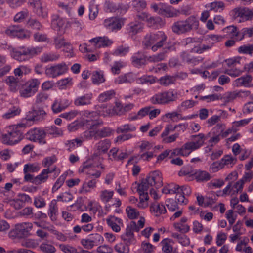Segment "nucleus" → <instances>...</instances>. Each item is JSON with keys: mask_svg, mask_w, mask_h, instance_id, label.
<instances>
[{"mask_svg": "<svg viewBox=\"0 0 253 253\" xmlns=\"http://www.w3.org/2000/svg\"><path fill=\"white\" fill-rule=\"evenodd\" d=\"M29 12L27 9L21 11L15 14L13 20L15 22L21 23L29 16Z\"/></svg>", "mask_w": 253, "mask_h": 253, "instance_id": "60", "label": "nucleus"}, {"mask_svg": "<svg viewBox=\"0 0 253 253\" xmlns=\"http://www.w3.org/2000/svg\"><path fill=\"white\" fill-rule=\"evenodd\" d=\"M69 104L70 102L67 99H56L52 105V109L54 113H58L66 108Z\"/></svg>", "mask_w": 253, "mask_h": 253, "instance_id": "25", "label": "nucleus"}, {"mask_svg": "<svg viewBox=\"0 0 253 253\" xmlns=\"http://www.w3.org/2000/svg\"><path fill=\"white\" fill-rule=\"evenodd\" d=\"M21 109L19 107L13 106L6 113L3 114L2 117L4 119H9L19 115Z\"/></svg>", "mask_w": 253, "mask_h": 253, "instance_id": "50", "label": "nucleus"}, {"mask_svg": "<svg viewBox=\"0 0 253 253\" xmlns=\"http://www.w3.org/2000/svg\"><path fill=\"white\" fill-rule=\"evenodd\" d=\"M156 247L149 242H143L141 244L140 253H153Z\"/></svg>", "mask_w": 253, "mask_h": 253, "instance_id": "57", "label": "nucleus"}, {"mask_svg": "<svg viewBox=\"0 0 253 253\" xmlns=\"http://www.w3.org/2000/svg\"><path fill=\"white\" fill-rule=\"evenodd\" d=\"M59 7V11L61 13H65L69 16H71L73 13V8L70 6V5L67 4L65 2H60L58 3Z\"/></svg>", "mask_w": 253, "mask_h": 253, "instance_id": "54", "label": "nucleus"}, {"mask_svg": "<svg viewBox=\"0 0 253 253\" xmlns=\"http://www.w3.org/2000/svg\"><path fill=\"white\" fill-rule=\"evenodd\" d=\"M233 17L236 19L240 18V21H247L253 19L252 10L246 7H240L234 9L231 11Z\"/></svg>", "mask_w": 253, "mask_h": 253, "instance_id": "12", "label": "nucleus"}, {"mask_svg": "<svg viewBox=\"0 0 253 253\" xmlns=\"http://www.w3.org/2000/svg\"><path fill=\"white\" fill-rule=\"evenodd\" d=\"M111 146L110 141L108 139H104L99 141L94 147L95 154L100 155L107 153Z\"/></svg>", "mask_w": 253, "mask_h": 253, "instance_id": "21", "label": "nucleus"}, {"mask_svg": "<svg viewBox=\"0 0 253 253\" xmlns=\"http://www.w3.org/2000/svg\"><path fill=\"white\" fill-rule=\"evenodd\" d=\"M162 13V15L167 17H173L177 15L178 11L171 6L165 4Z\"/></svg>", "mask_w": 253, "mask_h": 253, "instance_id": "52", "label": "nucleus"}, {"mask_svg": "<svg viewBox=\"0 0 253 253\" xmlns=\"http://www.w3.org/2000/svg\"><path fill=\"white\" fill-rule=\"evenodd\" d=\"M92 98V93L85 94L76 98L74 100V103L77 106L88 105L91 103V101Z\"/></svg>", "mask_w": 253, "mask_h": 253, "instance_id": "27", "label": "nucleus"}, {"mask_svg": "<svg viewBox=\"0 0 253 253\" xmlns=\"http://www.w3.org/2000/svg\"><path fill=\"white\" fill-rule=\"evenodd\" d=\"M225 125L222 124H218L214 126L210 132L206 135L207 137H210L209 143L212 145L217 144L220 140L221 133L220 129Z\"/></svg>", "mask_w": 253, "mask_h": 253, "instance_id": "17", "label": "nucleus"}, {"mask_svg": "<svg viewBox=\"0 0 253 253\" xmlns=\"http://www.w3.org/2000/svg\"><path fill=\"white\" fill-rule=\"evenodd\" d=\"M83 141L80 139H74L68 140L66 143V146L68 148V150L71 151L75 148L82 145Z\"/></svg>", "mask_w": 253, "mask_h": 253, "instance_id": "59", "label": "nucleus"}, {"mask_svg": "<svg viewBox=\"0 0 253 253\" xmlns=\"http://www.w3.org/2000/svg\"><path fill=\"white\" fill-rule=\"evenodd\" d=\"M171 236L176 239L177 242L182 246H187L190 244L189 239L185 235L179 234L177 233H173Z\"/></svg>", "mask_w": 253, "mask_h": 253, "instance_id": "53", "label": "nucleus"}, {"mask_svg": "<svg viewBox=\"0 0 253 253\" xmlns=\"http://www.w3.org/2000/svg\"><path fill=\"white\" fill-rule=\"evenodd\" d=\"M60 58V55L57 53L48 52L43 53L40 60L42 62L47 63L57 61Z\"/></svg>", "mask_w": 253, "mask_h": 253, "instance_id": "41", "label": "nucleus"}, {"mask_svg": "<svg viewBox=\"0 0 253 253\" xmlns=\"http://www.w3.org/2000/svg\"><path fill=\"white\" fill-rule=\"evenodd\" d=\"M150 211L155 216H159L166 213L165 205L161 203L154 202L150 206Z\"/></svg>", "mask_w": 253, "mask_h": 253, "instance_id": "26", "label": "nucleus"}, {"mask_svg": "<svg viewBox=\"0 0 253 253\" xmlns=\"http://www.w3.org/2000/svg\"><path fill=\"white\" fill-rule=\"evenodd\" d=\"M184 156H188L190 154L197 149L198 147L191 141H188L182 146Z\"/></svg>", "mask_w": 253, "mask_h": 253, "instance_id": "47", "label": "nucleus"}, {"mask_svg": "<svg viewBox=\"0 0 253 253\" xmlns=\"http://www.w3.org/2000/svg\"><path fill=\"white\" fill-rule=\"evenodd\" d=\"M97 183V180L95 179H91L84 182L81 189V192L84 194L90 192L92 190L96 188Z\"/></svg>", "mask_w": 253, "mask_h": 253, "instance_id": "34", "label": "nucleus"}, {"mask_svg": "<svg viewBox=\"0 0 253 253\" xmlns=\"http://www.w3.org/2000/svg\"><path fill=\"white\" fill-rule=\"evenodd\" d=\"M126 212L128 218L130 219H136L140 215L139 211L136 209L131 206L126 207Z\"/></svg>", "mask_w": 253, "mask_h": 253, "instance_id": "55", "label": "nucleus"}, {"mask_svg": "<svg viewBox=\"0 0 253 253\" xmlns=\"http://www.w3.org/2000/svg\"><path fill=\"white\" fill-rule=\"evenodd\" d=\"M162 251L164 253H172L173 251L174 242L172 239L165 238L160 242Z\"/></svg>", "mask_w": 253, "mask_h": 253, "instance_id": "31", "label": "nucleus"}, {"mask_svg": "<svg viewBox=\"0 0 253 253\" xmlns=\"http://www.w3.org/2000/svg\"><path fill=\"white\" fill-rule=\"evenodd\" d=\"M207 136L203 133H199L191 136V141L198 147L201 148L204 144Z\"/></svg>", "mask_w": 253, "mask_h": 253, "instance_id": "38", "label": "nucleus"}, {"mask_svg": "<svg viewBox=\"0 0 253 253\" xmlns=\"http://www.w3.org/2000/svg\"><path fill=\"white\" fill-rule=\"evenodd\" d=\"M115 92L113 90L104 91L100 94L98 97V100L100 102H105L109 101L114 97Z\"/></svg>", "mask_w": 253, "mask_h": 253, "instance_id": "46", "label": "nucleus"}, {"mask_svg": "<svg viewBox=\"0 0 253 253\" xmlns=\"http://www.w3.org/2000/svg\"><path fill=\"white\" fill-rule=\"evenodd\" d=\"M89 42L95 48L107 47L113 42L112 40L106 36L96 37L90 40Z\"/></svg>", "mask_w": 253, "mask_h": 253, "instance_id": "19", "label": "nucleus"}, {"mask_svg": "<svg viewBox=\"0 0 253 253\" xmlns=\"http://www.w3.org/2000/svg\"><path fill=\"white\" fill-rule=\"evenodd\" d=\"M68 70V65L64 62H61L47 67L45 74L49 78H55L65 74Z\"/></svg>", "mask_w": 253, "mask_h": 253, "instance_id": "10", "label": "nucleus"}, {"mask_svg": "<svg viewBox=\"0 0 253 253\" xmlns=\"http://www.w3.org/2000/svg\"><path fill=\"white\" fill-rule=\"evenodd\" d=\"M173 131H174L173 130V129L171 128V125H167L165 128L164 130L161 134L162 142L165 144L171 143L175 142L179 137V134L178 133L169 136V134L170 133Z\"/></svg>", "mask_w": 253, "mask_h": 253, "instance_id": "16", "label": "nucleus"}, {"mask_svg": "<svg viewBox=\"0 0 253 253\" xmlns=\"http://www.w3.org/2000/svg\"><path fill=\"white\" fill-rule=\"evenodd\" d=\"M33 227L32 224L30 222H23L15 225V230L20 237L27 236L28 232Z\"/></svg>", "mask_w": 253, "mask_h": 253, "instance_id": "23", "label": "nucleus"}, {"mask_svg": "<svg viewBox=\"0 0 253 253\" xmlns=\"http://www.w3.org/2000/svg\"><path fill=\"white\" fill-rule=\"evenodd\" d=\"M87 206L89 211L93 214H95L101 209V206L98 202L95 200H89Z\"/></svg>", "mask_w": 253, "mask_h": 253, "instance_id": "63", "label": "nucleus"}, {"mask_svg": "<svg viewBox=\"0 0 253 253\" xmlns=\"http://www.w3.org/2000/svg\"><path fill=\"white\" fill-rule=\"evenodd\" d=\"M96 168L104 169V166L102 164H96L93 162L92 159H89L84 162L82 167V171L85 172L89 178L93 177L98 178L101 176V171L96 170Z\"/></svg>", "mask_w": 253, "mask_h": 253, "instance_id": "8", "label": "nucleus"}, {"mask_svg": "<svg viewBox=\"0 0 253 253\" xmlns=\"http://www.w3.org/2000/svg\"><path fill=\"white\" fill-rule=\"evenodd\" d=\"M134 231H139L137 228L136 223L134 221H131L126 227L125 232L121 235V240L129 246L134 245L136 242Z\"/></svg>", "mask_w": 253, "mask_h": 253, "instance_id": "9", "label": "nucleus"}, {"mask_svg": "<svg viewBox=\"0 0 253 253\" xmlns=\"http://www.w3.org/2000/svg\"><path fill=\"white\" fill-rule=\"evenodd\" d=\"M253 78L250 75L242 76L236 79L233 82V85L235 87L244 86L245 87H253Z\"/></svg>", "mask_w": 253, "mask_h": 253, "instance_id": "22", "label": "nucleus"}, {"mask_svg": "<svg viewBox=\"0 0 253 253\" xmlns=\"http://www.w3.org/2000/svg\"><path fill=\"white\" fill-rule=\"evenodd\" d=\"M178 98L177 91L170 89L154 94L150 98V101L153 104L164 105L174 102L177 100Z\"/></svg>", "mask_w": 253, "mask_h": 253, "instance_id": "5", "label": "nucleus"}, {"mask_svg": "<svg viewBox=\"0 0 253 253\" xmlns=\"http://www.w3.org/2000/svg\"><path fill=\"white\" fill-rule=\"evenodd\" d=\"M133 186H135L137 188V192L139 195H148L147 191L149 187L150 184H148L146 179L142 181L141 183H138L135 182L133 184Z\"/></svg>", "mask_w": 253, "mask_h": 253, "instance_id": "36", "label": "nucleus"}, {"mask_svg": "<svg viewBox=\"0 0 253 253\" xmlns=\"http://www.w3.org/2000/svg\"><path fill=\"white\" fill-rule=\"evenodd\" d=\"M51 26L53 29L61 34L64 33L65 30L68 28L67 21L57 15L52 16Z\"/></svg>", "mask_w": 253, "mask_h": 253, "instance_id": "14", "label": "nucleus"}, {"mask_svg": "<svg viewBox=\"0 0 253 253\" xmlns=\"http://www.w3.org/2000/svg\"><path fill=\"white\" fill-rule=\"evenodd\" d=\"M68 175V172H65L57 179L53 186L52 190L53 192L57 191L64 184V181Z\"/></svg>", "mask_w": 253, "mask_h": 253, "instance_id": "58", "label": "nucleus"}, {"mask_svg": "<svg viewBox=\"0 0 253 253\" xmlns=\"http://www.w3.org/2000/svg\"><path fill=\"white\" fill-rule=\"evenodd\" d=\"M27 127V124L21 123L9 126L7 127V132L2 135V142L8 145H14L20 142L23 139V129Z\"/></svg>", "mask_w": 253, "mask_h": 253, "instance_id": "2", "label": "nucleus"}, {"mask_svg": "<svg viewBox=\"0 0 253 253\" xmlns=\"http://www.w3.org/2000/svg\"><path fill=\"white\" fill-rule=\"evenodd\" d=\"M59 249L64 253H79L76 247L70 245L61 244Z\"/></svg>", "mask_w": 253, "mask_h": 253, "instance_id": "64", "label": "nucleus"}, {"mask_svg": "<svg viewBox=\"0 0 253 253\" xmlns=\"http://www.w3.org/2000/svg\"><path fill=\"white\" fill-rule=\"evenodd\" d=\"M26 138L33 142L38 143L41 145L46 143L45 139L46 132L41 128H33L29 130L25 134Z\"/></svg>", "mask_w": 253, "mask_h": 253, "instance_id": "7", "label": "nucleus"}, {"mask_svg": "<svg viewBox=\"0 0 253 253\" xmlns=\"http://www.w3.org/2000/svg\"><path fill=\"white\" fill-rule=\"evenodd\" d=\"M41 169L40 165L37 163H28L24 166L23 172H37Z\"/></svg>", "mask_w": 253, "mask_h": 253, "instance_id": "49", "label": "nucleus"}, {"mask_svg": "<svg viewBox=\"0 0 253 253\" xmlns=\"http://www.w3.org/2000/svg\"><path fill=\"white\" fill-rule=\"evenodd\" d=\"M6 83L11 91L15 92L18 91L19 88V81L17 78L13 76H8L6 79Z\"/></svg>", "mask_w": 253, "mask_h": 253, "instance_id": "33", "label": "nucleus"}, {"mask_svg": "<svg viewBox=\"0 0 253 253\" xmlns=\"http://www.w3.org/2000/svg\"><path fill=\"white\" fill-rule=\"evenodd\" d=\"M243 186V182L240 180L236 182L233 185L231 182H229L223 189L222 196L236 195L239 192L242 191Z\"/></svg>", "mask_w": 253, "mask_h": 253, "instance_id": "15", "label": "nucleus"}, {"mask_svg": "<svg viewBox=\"0 0 253 253\" xmlns=\"http://www.w3.org/2000/svg\"><path fill=\"white\" fill-rule=\"evenodd\" d=\"M124 24V20L117 17H111L105 19L104 21V26L111 31L120 30Z\"/></svg>", "mask_w": 253, "mask_h": 253, "instance_id": "13", "label": "nucleus"}, {"mask_svg": "<svg viewBox=\"0 0 253 253\" xmlns=\"http://www.w3.org/2000/svg\"><path fill=\"white\" fill-rule=\"evenodd\" d=\"M132 63L135 66H140L145 64V57L141 52H138L132 56Z\"/></svg>", "mask_w": 253, "mask_h": 253, "instance_id": "40", "label": "nucleus"}, {"mask_svg": "<svg viewBox=\"0 0 253 253\" xmlns=\"http://www.w3.org/2000/svg\"><path fill=\"white\" fill-rule=\"evenodd\" d=\"M149 197L148 195H139L138 203L136 204V206L140 209L144 210L147 208L149 206L148 200Z\"/></svg>", "mask_w": 253, "mask_h": 253, "instance_id": "51", "label": "nucleus"}, {"mask_svg": "<svg viewBox=\"0 0 253 253\" xmlns=\"http://www.w3.org/2000/svg\"><path fill=\"white\" fill-rule=\"evenodd\" d=\"M236 161V159L230 155L224 156L220 160L223 168L225 166H227L228 168L232 167L235 164Z\"/></svg>", "mask_w": 253, "mask_h": 253, "instance_id": "62", "label": "nucleus"}, {"mask_svg": "<svg viewBox=\"0 0 253 253\" xmlns=\"http://www.w3.org/2000/svg\"><path fill=\"white\" fill-rule=\"evenodd\" d=\"M227 36L231 38H235L237 41H240L243 39V36L241 32L238 30L236 27L230 26L225 28L223 29Z\"/></svg>", "mask_w": 253, "mask_h": 253, "instance_id": "24", "label": "nucleus"}, {"mask_svg": "<svg viewBox=\"0 0 253 253\" xmlns=\"http://www.w3.org/2000/svg\"><path fill=\"white\" fill-rule=\"evenodd\" d=\"M196 170L190 166L183 167L179 171L178 174L180 176H185V179L188 181H191L194 179V175Z\"/></svg>", "mask_w": 253, "mask_h": 253, "instance_id": "28", "label": "nucleus"}, {"mask_svg": "<svg viewBox=\"0 0 253 253\" xmlns=\"http://www.w3.org/2000/svg\"><path fill=\"white\" fill-rule=\"evenodd\" d=\"M237 51L241 54L252 55L253 54V44H247L243 45L238 48Z\"/></svg>", "mask_w": 253, "mask_h": 253, "instance_id": "61", "label": "nucleus"}, {"mask_svg": "<svg viewBox=\"0 0 253 253\" xmlns=\"http://www.w3.org/2000/svg\"><path fill=\"white\" fill-rule=\"evenodd\" d=\"M210 174L206 171L199 170L195 172L194 179L198 182L207 181L211 179Z\"/></svg>", "mask_w": 253, "mask_h": 253, "instance_id": "44", "label": "nucleus"}, {"mask_svg": "<svg viewBox=\"0 0 253 253\" xmlns=\"http://www.w3.org/2000/svg\"><path fill=\"white\" fill-rule=\"evenodd\" d=\"M98 111L99 113L97 112V114L103 117H111L115 115V113H116L113 110V106H106L105 105H102L99 106L98 108Z\"/></svg>", "mask_w": 253, "mask_h": 253, "instance_id": "30", "label": "nucleus"}, {"mask_svg": "<svg viewBox=\"0 0 253 253\" xmlns=\"http://www.w3.org/2000/svg\"><path fill=\"white\" fill-rule=\"evenodd\" d=\"M30 68L26 65H20L14 70L13 73L16 77H22L23 75L30 73Z\"/></svg>", "mask_w": 253, "mask_h": 253, "instance_id": "45", "label": "nucleus"}, {"mask_svg": "<svg viewBox=\"0 0 253 253\" xmlns=\"http://www.w3.org/2000/svg\"><path fill=\"white\" fill-rule=\"evenodd\" d=\"M135 76L132 73H126L117 77L115 80V84H122L124 83H131L135 81Z\"/></svg>", "mask_w": 253, "mask_h": 253, "instance_id": "29", "label": "nucleus"}, {"mask_svg": "<svg viewBox=\"0 0 253 253\" xmlns=\"http://www.w3.org/2000/svg\"><path fill=\"white\" fill-rule=\"evenodd\" d=\"M114 250L118 253H129L130 252L129 246L124 242L116 244Z\"/></svg>", "mask_w": 253, "mask_h": 253, "instance_id": "56", "label": "nucleus"}, {"mask_svg": "<svg viewBox=\"0 0 253 253\" xmlns=\"http://www.w3.org/2000/svg\"><path fill=\"white\" fill-rule=\"evenodd\" d=\"M108 225L115 232H119L121 227H123V221L120 218L114 216H110L106 219Z\"/></svg>", "mask_w": 253, "mask_h": 253, "instance_id": "20", "label": "nucleus"}, {"mask_svg": "<svg viewBox=\"0 0 253 253\" xmlns=\"http://www.w3.org/2000/svg\"><path fill=\"white\" fill-rule=\"evenodd\" d=\"M146 179L151 186L155 187L156 188H158L162 185V173L159 171L150 173Z\"/></svg>", "mask_w": 253, "mask_h": 253, "instance_id": "18", "label": "nucleus"}, {"mask_svg": "<svg viewBox=\"0 0 253 253\" xmlns=\"http://www.w3.org/2000/svg\"><path fill=\"white\" fill-rule=\"evenodd\" d=\"M178 190L179 186L172 183L165 186L162 189V192L166 194H174L178 193Z\"/></svg>", "mask_w": 253, "mask_h": 253, "instance_id": "43", "label": "nucleus"}, {"mask_svg": "<svg viewBox=\"0 0 253 253\" xmlns=\"http://www.w3.org/2000/svg\"><path fill=\"white\" fill-rule=\"evenodd\" d=\"M198 26V20L195 17L190 16L184 21L174 23L172 29L173 32L180 34L188 32L192 29H197Z\"/></svg>", "mask_w": 253, "mask_h": 253, "instance_id": "6", "label": "nucleus"}, {"mask_svg": "<svg viewBox=\"0 0 253 253\" xmlns=\"http://www.w3.org/2000/svg\"><path fill=\"white\" fill-rule=\"evenodd\" d=\"M114 191L107 189H104L99 192V197L101 201L104 203L108 202L113 197Z\"/></svg>", "mask_w": 253, "mask_h": 253, "instance_id": "48", "label": "nucleus"}, {"mask_svg": "<svg viewBox=\"0 0 253 253\" xmlns=\"http://www.w3.org/2000/svg\"><path fill=\"white\" fill-rule=\"evenodd\" d=\"M92 83L95 84H99L105 81V77L102 71H95L92 72L91 76Z\"/></svg>", "mask_w": 253, "mask_h": 253, "instance_id": "39", "label": "nucleus"}, {"mask_svg": "<svg viewBox=\"0 0 253 253\" xmlns=\"http://www.w3.org/2000/svg\"><path fill=\"white\" fill-rule=\"evenodd\" d=\"M142 25L138 22H133L128 25L127 31L129 35L133 36L142 31Z\"/></svg>", "mask_w": 253, "mask_h": 253, "instance_id": "35", "label": "nucleus"}, {"mask_svg": "<svg viewBox=\"0 0 253 253\" xmlns=\"http://www.w3.org/2000/svg\"><path fill=\"white\" fill-rule=\"evenodd\" d=\"M84 119V124L87 125L89 129L84 132V137L87 139L94 138L95 140L110 136L112 131L109 127H103L98 129L103 123L98 120V114L96 112H90L84 110L80 113Z\"/></svg>", "mask_w": 253, "mask_h": 253, "instance_id": "1", "label": "nucleus"}, {"mask_svg": "<svg viewBox=\"0 0 253 253\" xmlns=\"http://www.w3.org/2000/svg\"><path fill=\"white\" fill-rule=\"evenodd\" d=\"M42 50V47L21 46L12 48L10 50V55L13 59L18 62H26L41 53Z\"/></svg>", "mask_w": 253, "mask_h": 253, "instance_id": "3", "label": "nucleus"}, {"mask_svg": "<svg viewBox=\"0 0 253 253\" xmlns=\"http://www.w3.org/2000/svg\"><path fill=\"white\" fill-rule=\"evenodd\" d=\"M67 24H68V28H71L77 32H81L84 27L83 21L76 18H72L67 21Z\"/></svg>", "mask_w": 253, "mask_h": 253, "instance_id": "32", "label": "nucleus"}, {"mask_svg": "<svg viewBox=\"0 0 253 253\" xmlns=\"http://www.w3.org/2000/svg\"><path fill=\"white\" fill-rule=\"evenodd\" d=\"M58 214V207L56 200H52L49 204L48 214L52 221L56 220V216Z\"/></svg>", "mask_w": 253, "mask_h": 253, "instance_id": "37", "label": "nucleus"}, {"mask_svg": "<svg viewBox=\"0 0 253 253\" xmlns=\"http://www.w3.org/2000/svg\"><path fill=\"white\" fill-rule=\"evenodd\" d=\"M167 39V36L163 31H157L147 34L143 41V44L148 48L151 47L153 52H156L163 46Z\"/></svg>", "mask_w": 253, "mask_h": 253, "instance_id": "4", "label": "nucleus"}, {"mask_svg": "<svg viewBox=\"0 0 253 253\" xmlns=\"http://www.w3.org/2000/svg\"><path fill=\"white\" fill-rule=\"evenodd\" d=\"M33 11L38 16L43 18H45L48 16V10L46 6L42 1L39 4V6L36 7Z\"/></svg>", "mask_w": 253, "mask_h": 253, "instance_id": "42", "label": "nucleus"}, {"mask_svg": "<svg viewBox=\"0 0 253 253\" xmlns=\"http://www.w3.org/2000/svg\"><path fill=\"white\" fill-rule=\"evenodd\" d=\"M52 172H54V178H56L60 173V170L56 166L42 169L39 175L35 176V184L40 185L46 182L49 178V174Z\"/></svg>", "mask_w": 253, "mask_h": 253, "instance_id": "11", "label": "nucleus"}]
</instances>
